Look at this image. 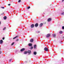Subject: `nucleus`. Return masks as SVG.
<instances>
[{"label":"nucleus","instance_id":"nucleus-17","mask_svg":"<svg viewBox=\"0 0 64 64\" xmlns=\"http://www.w3.org/2000/svg\"><path fill=\"white\" fill-rule=\"evenodd\" d=\"M33 46H31V48H30V49L31 50L33 49Z\"/></svg>","mask_w":64,"mask_h":64},{"label":"nucleus","instance_id":"nucleus-22","mask_svg":"<svg viewBox=\"0 0 64 64\" xmlns=\"http://www.w3.org/2000/svg\"><path fill=\"white\" fill-rule=\"evenodd\" d=\"M56 35L55 34H54V37H56Z\"/></svg>","mask_w":64,"mask_h":64},{"label":"nucleus","instance_id":"nucleus-35","mask_svg":"<svg viewBox=\"0 0 64 64\" xmlns=\"http://www.w3.org/2000/svg\"><path fill=\"white\" fill-rule=\"evenodd\" d=\"M1 50V49L0 48V51Z\"/></svg>","mask_w":64,"mask_h":64},{"label":"nucleus","instance_id":"nucleus-13","mask_svg":"<svg viewBox=\"0 0 64 64\" xmlns=\"http://www.w3.org/2000/svg\"><path fill=\"white\" fill-rule=\"evenodd\" d=\"M27 52L25 51L24 52V54H27Z\"/></svg>","mask_w":64,"mask_h":64},{"label":"nucleus","instance_id":"nucleus-29","mask_svg":"<svg viewBox=\"0 0 64 64\" xmlns=\"http://www.w3.org/2000/svg\"><path fill=\"white\" fill-rule=\"evenodd\" d=\"M62 15H64V12L62 13Z\"/></svg>","mask_w":64,"mask_h":64},{"label":"nucleus","instance_id":"nucleus-8","mask_svg":"<svg viewBox=\"0 0 64 64\" xmlns=\"http://www.w3.org/2000/svg\"><path fill=\"white\" fill-rule=\"evenodd\" d=\"M34 41V40H33V39L32 38L30 40V42H33Z\"/></svg>","mask_w":64,"mask_h":64},{"label":"nucleus","instance_id":"nucleus-26","mask_svg":"<svg viewBox=\"0 0 64 64\" xmlns=\"http://www.w3.org/2000/svg\"><path fill=\"white\" fill-rule=\"evenodd\" d=\"M62 29H64V26H63L62 27Z\"/></svg>","mask_w":64,"mask_h":64},{"label":"nucleus","instance_id":"nucleus-15","mask_svg":"<svg viewBox=\"0 0 64 64\" xmlns=\"http://www.w3.org/2000/svg\"><path fill=\"white\" fill-rule=\"evenodd\" d=\"M34 55H36L37 54V52H34Z\"/></svg>","mask_w":64,"mask_h":64},{"label":"nucleus","instance_id":"nucleus-4","mask_svg":"<svg viewBox=\"0 0 64 64\" xmlns=\"http://www.w3.org/2000/svg\"><path fill=\"white\" fill-rule=\"evenodd\" d=\"M34 25L33 24H32V25L30 26V27L31 28H34Z\"/></svg>","mask_w":64,"mask_h":64},{"label":"nucleus","instance_id":"nucleus-11","mask_svg":"<svg viewBox=\"0 0 64 64\" xmlns=\"http://www.w3.org/2000/svg\"><path fill=\"white\" fill-rule=\"evenodd\" d=\"M4 20H6L7 19V17L6 16H4Z\"/></svg>","mask_w":64,"mask_h":64},{"label":"nucleus","instance_id":"nucleus-19","mask_svg":"<svg viewBox=\"0 0 64 64\" xmlns=\"http://www.w3.org/2000/svg\"><path fill=\"white\" fill-rule=\"evenodd\" d=\"M14 43H15V42H14L12 43L11 45V46H12L13 45H14Z\"/></svg>","mask_w":64,"mask_h":64},{"label":"nucleus","instance_id":"nucleus-16","mask_svg":"<svg viewBox=\"0 0 64 64\" xmlns=\"http://www.w3.org/2000/svg\"><path fill=\"white\" fill-rule=\"evenodd\" d=\"M18 37V36H16V37L14 38H13V39H15L16 38H17Z\"/></svg>","mask_w":64,"mask_h":64},{"label":"nucleus","instance_id":"nucleus-7","mask_svg":"<svg viewBox=\"0 0 64 64\" xmlns=\"http://www.w3.org/2000/svg\"><path fill=\"white\" fill-rule=\"evenodd\" d=\"M43 24L42 23H41L39 25L40 26V27H41L43 25Z\"/></svg>","mask_w":64,"mask_h":64},{"label":"nucleus","instance_id":"nucleus-30","mask_svg":"<svg viewBox=\"0 0 64 64\" xmlns=\"http://www.w3.org/2000/svg\"><path fill=\"white\" fill-rule=\"evenodd\" d=\"M2 53V52L0 51V54H1V53Z\"/></svg>","mask_w":64,"mask_h":64},{"label":"nucleus","instance_id":"nucleus-2","mask_svg":"<svg viewBox=\"0 0 64 64\" xmlns=\"http://www.w3.org/2000/svg\"><path fill=\"white\" fill-rule=\"evenodd\" d=\"M44 51H48V48H47V47H45L44 48Z\"/></svg>","mask_w":64,"mask_h":64},{"label":"nucleus","instance_id":"nucleus-9","mask_svg":"<svg viewBox=\"0 0 64 64\" xmlns=\"http://www.w3.org/2000/svg\"><path fill=\"white\" fill-rule=\"evenodd\" d=\"M3 40H0V44H2V43H3Z\"/></svg>","mask_w":64,"mask_h":64},{"label":"nucleus","instance_id":"nucleus-18","mask_svg":"<svg viewBox=\"0 0 64 64\" xmlns=\"http://www.w3.org/2000/svg\"><path fill=\"white\" fill-rule=\"evenodd\" d=\"M63 33V32L62 31H60V34H62Z\"/></svg>","mask_w":64,"mask_h":64},{"label":"nucleus","instance_id":"nucleus-33","mask_svg":"<svg viewBox=\"0 0 64 64\" xmlns=\"http://www.w3.org/2000/svg\"><path fill=\"white\" fill-rule=\"evenodd\" d=\"M64 0H62V2H63V1H64Z\"/></svg>","mask_w":64,"mask_h":64},{"label":"nucleus","instance_id":"nucleus-5","mask_svg":"<svg viewBox=\"0 0 64 64\" xmlns=\"http://www.w3.org/2000/svg\"><path fill=\"white\" fill-rule=\"evenodd\" d=\"M25 49V48H22L20 50V51L21 52H22V51H24Z\"/></svg>","mask_w":64,"mask_h":64},{"label":"nucleus","instance_id":"nucleus-12","mask_svg":"<svg viewBox=\"0 0 64 64\" xmlns=\"http://www.w3.org/2000/svg\"><path fill=\"white\" fill-rule=\"evenodd\" d=\"M27 52L28 53H31V50H28Z\"/></svg>","mask_w":64,"mask_h":64},{"label":"nucleus","instance_id":"nucleus-27","mask_svg":"<svg viewBox=\"0 0 64 64\" xmlns=\"http://www.w3.org/2000/svg\"><path fill=\"white\" fill-rule=\"evenodd\" d=\"M11 60H12L11 59H10L9 60V61L10 62H11Z\"/></svg>","mask_w":64,"mask_h":64},{"label":"nucleus","instance_id":"nucleus-21","mask_svg":"<svg viewBox=\"0 0 64 64\" xmlns=\"http://www.w3.org/2000/svg\"><path fill=\"white\" fill-rule=\"evenodd\" d=\"M30 6H29L27 8V9H30Z\"/></svg>","mask_w":64,"mask_h":64},{"label":"nucleus","instance_id":"nucleus-14","mask_svg":"<svg viewBox=\"0 0 64 64\" xmlns=\"http://www.w3.org/2000/svg\"><path fill=\"white\" fill-rule=\"evenodd\" d=\"M36 45H35L34 46V49H36Z\"/></svg>","mask_w":64,"mask_h":64},{"label":"nucleus","instance_id":"nucleus-32","mask_svg":"<svg viewBox=\"0 0 64 64\" xmlns=\"http://www.w3.org/2000/svg\"><path fill=\"white\" fill-rule=\"evenodd\" d=\"M18 39H17V40H16V41H18Z\"/></svg>","mask_w":64,"mask_h":64},{"label":"nucleus","instance_id":"nucleus-6","mask_svg":"<svg viewBox=\"0 0 64 64\" xmlns=\"http://www.w3.org/2000/svg\"><path fill=\"white\" fill-rule=\"evenodd\" d=\"M52 19L51 18H49L48 20V22H50L51 21Z\"/></svg>","mask_w":64,"mask_h":64},{"label":"nucleus","instance_id":"nucleus-28","mask_svg":"<svg viewBox=\"0 0 64 64\" xmlns=\"http://www.w3.org/2000/svg\"><path fill=\"white\" fill-rule=\"evenodd\" d=\"M4 37H3L2 38V40H4Z\"/></svg>","mask_w":64,"mask_h":64},{"label":"nucleus","instance_id":"nucleus-34","mask_svg":"<svg viewBox=\"0 0 64 64\" xmlns=\"http://www.w3.org/2000/svg\"><path fill=\"white\" fill-rule=\"evenodd\" d=\"M1 24V22H0V24Z\"/></svg>","mask_w":64,"mask_h":64},{"label":"nucleus","instance_id":"nucleus-24","mask_svg":"<svg viewBox=\"0 0 64 64\" xmlns=\"http://www.w3.org/2000/svg\"><path fill=\"white\" fill-rule=\"evenodd\" d=\"M40 32V31H38L37 32L38 33H39Z\"/></svg>","mask_w":64,"mask_h":64},{"label":"nucleus","instance_id":"nucleus-10","mask_svg":"<svg viewBox=\"0 0 64 64\" xmlns=\"http://www.w3.org/2000/svg\"><path fill=\"white\" fill-rule=\"evenodd\" d=\"M29 46H32V44L31 43H30L28 44Z\"/></svg>","mask_w":64,"mask_h":64},{"label":"nucleus","instance_id":"nucleus-1","mask_svg":"<svg viewBox=\"0 0 64 64\" xmlns=\"http://www.w3.org/2000/svg\"><path fill=\"white\" fill-rule=\"evenodd\" d=\"M50 36H51V34H48L46 36V37L47 38H48V37H50Z\"/></svg>","mask_w":64,"mask_h":64},{"label":"nucleus","instance_id":"nucleus-3","mask_svg":"<svg viewBox=\"0 0 64 64\" xmlns=\"http://www.w3.org/2000/svg\"><path fill=\"white\" fill-rule=\"evenodd\" d=\"M38 23H36L35 24L34 26L35 27H38Z\"/></svg>","mask_w":64,"mask_h":64},{"label":"nucleus","instance_id":"nucleus-20","mask_svg":"<svg viewBox=\"0 0 64 64\" xmlns=\"http://www.w3.org/2000/svg\"><path fill=\"white\" fill-rule=\"evenodd\" d=\"M6 27H4V28L3 29V30H5V29H6Z\"/></svg>","mask_w":64,"mask_h":64},{"label":"nucleus","instance_id":"nucleus-25","mask_svg":"<svg viewBox=\"0 0 64 64\" xmlns=\"http://www.w3.org/2000/svg\"><path fill=\"white\" fill-rule=\"evenodd\" d=\"M21 2V0H19L18 2Z\"/></svg>","mask_w":64,"mask_h":64},{"label":"nucleus","instance_id":"nucleus-23","mask_svg":"<svg viewBox=\"0 0 64 64\" xmlns=\"http://www.w3.org/2000/svg\"><path fill=\"white\" fill-rule=\"evenodd\" d=\"M1 8H2V9H4V8H5L4 7H1Z\"/></svg>","mask_w":64,"mask_h":64},{"label":"nucleus","instance_id":"nucleus-31","mask_svg":"<svg viewBox=\"0 0 64 64\" xmlns=\"http://www.w3.org/2000/svg\"><path fill=\"white\" fill-rule=\"evenodd\" d=\"M8 6H10V4H8Z\"/></svg>","mask_w":64,"mask_h":64}]
</instances>
